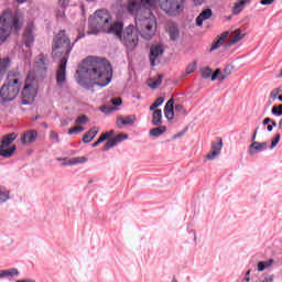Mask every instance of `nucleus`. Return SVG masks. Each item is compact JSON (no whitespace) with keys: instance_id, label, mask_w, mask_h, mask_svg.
Returning <instances> with one entry per match:
<instances>
[{"instance_id":"a878e982","label":"nucleus","mask_w":282,"mask_h":282,"mask_svg":"<svg viewBox=\"0 0 282 282\" xmlns=\"http://www.w3.org/2000/svg\"><path fill=\"white\" fill-rule=\"evenodd\" d=\"M10 202V189L3 185H0V204Z\"/></svg>"},{"instance_id":"052dcab7","label":"nucleus","mask_w":282,"mask_h":282,"mask_svg":"<svg viewBox=\"0 0 282 282\" xmlns=\"http://www.w3.org/2000/svg\"><path fill=\"white\" fill-rule=\"evenodd\" d=\"M250 272H252L251 270H248L247 272H246V276H245V281L246 282H250Z\"/></svg>"},{"instance_id":"473e14b6","label":"nucleus","mask_w":282,"mask_h":282,"mask_svg":"<svg viewBox=\"0 0 282 282\" xmlns=\"http://www.w3.org/2000/svg\"><path fill=\"white\" fill-rule=\"evenodd\" d=\"M141 4L147 9L155 8L158 0H141Z\"/></svg>"},{"instance_id":"c9c22d12","label":"nucleus","mask_w":282,"mask_h":282,"mask_svg":"<svg viewBox=\"0 0 282 282\" xmlns=\"http://www.w3.org/2000/svg\"><path fill=\"white\" fill-rule=\"evenodd\" d=\"M8 67H10V58H3L0 59V70L1 72H6V69H8Z\"/></svg>"},{"instance_id":"37998d69","label":"nucleus","mask_w":282,"mask_h":282,"mask_svg":"<svg viewBox=\"0 0 282 282\" xmlns=\"http://www.w3.org/2000/svg\"><path fill=\"white\" fill-rule=\"evenodd\" d=\"M221 45H224V42L218 39L216 42H214L212 44V47L209 51L215 52V50H219V47H221Z\"/></svg>"},{"instance_id":"412c9836","label":"nucleus","mask_w":282,"mask_h":282,"mask_svg":"<svg viewBox=\"0 0 282 282\" xmlns=\"http://www.w3.org/2000/svg\"><path fill=\"white\" fill-rule=\"evenodd\" d=\"M14 140H17V133L14 132L3 135L0 142V149L2 150L8 149V147H10L12 142H14Z\"/></svg>"},{"instance_id":"423d86ee","label":"nucleus","mask_w":282,"mask_h":282,"mask_svg":"<svg viewBox=\"0 0 282 282\" xmlns=\"http://www.w3.org/2000/svg\"><path fill=\"white\" fill-rule=\"evenodd\" d=\"M88 35H98L100 32L105 34H111L109 30L113 28V23H111V15L106 10H98L95 12L93 18L88 20Z\"/></svg>"},{"instance_id":"72a5a7b5","label":"nucleus","mask_w":282,"mask_h":282,"mask_svg":"<svg viewBox=\"0 0 282 282\" xmlns=\"http://www.w3.org/2000/svg\"><path fill=\"white\" fill-rule=\"evenodd\" d=\"M162 85V75H160L155 80L149 84L150 89H158Z\"/></svg>"},{"instance_id":"79ce46f5","label":"nucleus","mask_w":282,"mask_h":282,"mask_svg":"<svg viewBox=\"0 0 282 282\" xmlns=\"http://www.w3.org/2000/svg\"><path fill=\"white\" fill-rule=\"evenodd\" d=\"M75 122H76V124H86V122H89V118H87V116L83 115V116H79Z\"/></svg>"},{"instance_id":"603ef678","label":"nucleus","mask_w":282,"mask_h":282,"mask_svg":"<svg viewBox=\"0 0 282 282\" xmlns=\"http://www.w3.org/2000/svg\"><path fill=\"white\" fill-rule=\"evenodd\" d=\"M223 73H225V75L230 76L232 74V69L230 66H226L223 70Z\"/></svg>"},{"instance_id":"f03ea898","label":"nucleus","mask_w":282,"mask_h":282,"mask_svg":"<svg viewBox=\"0 0 282 282\" xmlns=\"http://www.w3.org/2000/svg\"><path fill=\"white\" fill-rule=\"evenodd\" d=\"M77 83L84 89L107 87L113 76L111 64L108 61L98 57H88L86 63L77 69Z\"/></svg>"},{"instance_id":"2eb2a0df","label":"nucleus","mask_w":282,"mask_h":282,"mask_svg":"<svg viewBox=\"0 0 282 282\" xmlns=\"http://www.w3.org/2000/svg\"><path fill=\"white\" fill-rule=\"evenodd\" d=\"M252 3V0H237L232 7V15L237 17L238 14H241L243 10H246V6H250Z\"/></svg>"},{"instance_id":"7c9ffc66","label":"nucleus","mask_w":282,"mask_h":282,"mask_svg":"<svg viewBox=\"0 0 282 282\" xmlns=\"http://www.w3.org/2000/svg\"><path fill=\"white\" fill-rule=\"evenodd\" d=\"M17 151V145H11L9 150L0 149V155L2 158H12L14 155V152Z\"/></svg>"},{"instance_id":"c03bdc74","label":"nucleus","mask_w":282,"mask_h":282,"mask_svg":"<svg viewBox=\"0 0 282 282\" xmlns=\"http://www.w3.org/2000/svg\"><path fill=\"white\" fill-rule=\"evenodd\" d=\"M110 105H113L115 107H120V105H122V98L118 97L110 99Z\"/></svg>"},{"instance_id":"09e8293b","label":"nucleus","mask_w":282,"mask_h":282,"mask_svg":"<svg viewBox=\"0 0 282 282\" xmlns=\"http://www.w3.org/2000/svg\"><path fill=\"white\" fill-rule=\"evenodd\" d=\"M153 104H154V107H161V105L164 104V97L156 98V100Z\"/></svg>"},{"instance_id":"a19ab883","label":"nucleus","mask_w":282,"mask_h":282,"mask_svg":"<svg viewBox=\"0 0 282 282\" xmlns=\"http://www.w3.org/2000/svg\"><path fill=\"white\" fill-rule=\"evenodd\" d=\"M279 142H281V134L276 133L274 139L271 141L270 150L274 149Z\"/></svg>"},{"instance_id":"7ed1b4c3","label":"nucleus","mask_w":282,"mask_h":282,"mask_svg":"<svg viewBox=\"0 0 282 282\" xmlns=\"http://www.w3.org/2000/svg\"><path fill=\"white\" fill-rule=\"evenodd\" d=\"M67 31L59 30V32L54 36L53 43V55L64 54L62 62L56 70V85L57 87H64L67 83V61L69 58V54H72V50H74V45L80 41V39H85V34H80L76 37V40L72 44V40L66 34Z\"/></svg>"},{"instance_id":"e2e57ef3","label":"nucleus","mask_w":282,"mask_h":282,"mask_svg":"<svg viewBox=\"0 0 282 282\" xmlns=\"http://www.w3.org/2000/svg\"><path fill=\"white\" fill-rule=\"evenodd\" d=\"M278 129H282V118L280 119V121L278 123Z\"/></svg>"},{"instance_id":"4468645a","label":"nucleus","mask_w":282,"mask_h":282,"mask_svg":"<svg viewBox=\"0 0 282 282\" xmlns=\"http://www.w3.org/2000/svg\"><path fill=\"white\" fill-rule=\"evenodd\" d=\"M263 151H268V142L253 141L248 149L249 155H257L263 153Z\"/></svg>"},{"instance_id":"cd10ccee","label":"nucleus","mask_w":282,"mask_h":282,"mask_svg":"<svg viewBox=\"0 0 282 282\" xmlns=\"http://www.w3.org/2000/svg\"><path fill=\"white\" fill-rule=\"evenodd\" d=\"M164 133H166V126H160L150 130L152 138H160V135H164Z\"/></svg>"},{"instance_id":"dca6fc26","label":"nucleus","mask_w":282,"mask_h":282,"mask_svg":"<svg viewBox=\"0 0 282 282\" xmlns=\"http://www.w3.org/2000/svg\"><path fill=\"white\" fill-rule=\"evenodd\" d=\"M224 147V141L218 139V142L212 144V152L207 154V160H215L218 158L219 153H221V149Z\"/></svg>"},{"instance_id":"3c124183","label":"nucleus","mask_w":282,"mask_h":282,"mask_svg":"<svg viewBox=\"0 0 282 282\" xmlns=\"http://www.w3.org/2000/svg\"><path fill=\"white\" fill-rule=\"evenodd\" d=\"M219 74H221V69L218 68L212 75V80H217V78H219Z\"/></svg>"},{"instance_id":"4be33fe9","label":"nucleus","mask_w":282,"mask_h":282,"mask_svg":"<svg viewBox=\"0 0 282 282\" xmlns=\"http://www.w3.org/2000/svg\"><path fill=\"white\" fill-rule=\"evenodd\" d=\"M85 162H89L87 156H77L69 160V162L62 163V166H76V164H85Z\"/></svg>"},{"instance_id":"9d476101","label":"nucleus","mask_w":282,"mask_h":282,"mask_svg":"<svg viewBox=\"0 0 282 282\" xmlns=\"http://www.w3.org/2000/svg\"><path fill=\"white\" fill-rule=\"evenodd\" d=\"M35 32L36 26L34 25V22H28L23 34V42L25 47H32V45H34Z\"/></svg>"},{"instance_id":"39448f33","label":"nucleus","mask_w":282,"mask_h":282,"mask_svg":"<svg viewBox=\"0 0 282 282\" xmlns=\"http://www.w3.org/2000/svg\"><path fill=\"white\" fill-rule=\"evenodd\" d=\"M23 28V20L18 13L12 11H4L0 15V45L6 43L11 32H19Z\"/></svg>"},{"instance_id":"69168bd1","label":"nucleus","mask_w":282,"mask_h":282,"mask_svg":"<svg viewBox=\"0 0 282 282\" xmlns=\"http://www.w3.org/2000/svg\"><path fill=\"white\" fill-rule=\"evenodd\" d=\"M56 160H57V162H63V161H65L67 159L66 158H64V159L63 158H57Z\"/></svg>"},{"instance_id":"f257e3e1","label":"nucleus","mask_w":282,"mask_h":282,"mask_svg":"<svg viewBox=\"0 0 282 282\" xmlns=\"http://www.w3.org/2000/svg\"><path fill=\"white\" fill-rule=\"evenodd\" d=\"M135 25L129 24L124 28V23L116 21L109 32L116 36L123 47L133 52L140 43V35L144 41H151L155 36V17H135Z\"/></svg>"},{"instance_id":"5701e85b","label":"nucleus","mask_w":282,"mask_h":282,"mask_svg":"<svg viewBox=\"0 0 282 282\" xmlns=\"http://www.w3.org/2000/svg\"><path fill=\"white\" fill-rule=\"evenodd\" d=\"M98 131H100V129L97 127H94L93 129H90L86 134H84L83 142L85 144H89V142H91V140H94V138L98 135Z\"/></svg>"},{"instance_id":"4d7b16f0","label":"nucleus","mask_w":282,"mask_h":282,"mask_svg":"<svg viewBox=\"0 0 282 282\" xmlns=\"http://www.w3.org/2000/svg\"><path fill=\"white\" fill-rule=\"evenodd\" d=\"M257 133H259V128L254 129L253 134L251 137V142H254V140H257Z\"/></svg>"},{"instance_id":"b1692460","label":"nucleus","mask_w":282,"mask_h":282,"mask_svg":"<svg viewBox=\"0 0 282 282\" xmlns=\"http://www.w3.org/2000/svg\"><path fill=\"white\" fill-rule=\"evenodd\" d=\"M14 276H19V269L17 268L0 270V279H12Z\"/></svg>"},{"instance_id":"9b49d317","label":"nucleus","mask_w":282,"mask_h":282,"mask_svg":"<svg viewBox=\"0 0 282 282\" xmlns=\"http://www.w3.org/2000/svg\"><path fill=\"white\" fill-rule=\"evenodd\" d=\"M164 54V46L162 44H155L150 47V63L152 67H155Z\"/></svg>"},{"instance_id":"5fc2aeb1","label":"nucleus","mask_w":282,"mask_h":282,"mask_svg":"<svg viewBox=\"0 0 282 282\" xmlns=\"http://www.w3.org/2000/svg\"><path fill=\"white\" fill-rule=\"evenodd\" d=\"M228 39V32H224L220 36H219V41H221L223 43Z\"/></svg>"},{"instance_id":"bb28decb","label":"nucleus","mask_w":282,"mask_h":282,"mask_svg":"<svg viewBox=\"0 0 282 282\" xmlns=\"http://www.w3.org/2000/svg\"><path fill=\"white\" fill-rule=\"evenodd\" d=\"M152 124L154 127H160L162 124V109H156L152 113Z\"/></svg>"},{"instance_id":"58836bf2","label":"nucleus","mask_w":282,"mask_h":282,"mask_svg":"<svg viewBox=\"0 0 282 282\" xmlns=\"http://www.w3.org/2000/svg\"><path fill=\"white\" fill-rule=\"evenodd\" d=\"M281 94V87L274 88L273 90H271L270 93V98L272 100H276V98H279V95Z\"/></svg>"},{"instance_id":"0eeeda50","label":"nucleus","mask_w":282,"mask_h":282,"mask_svg":"<svg viewBox=\"0 0 282 282\" xmlns=\"http://www.w3.org/2000/svg\"><path fill=\"white\" fill-rule=\"evenodd\" d=\"M47 76V58L45 55L40 54L35 58L33 69L26 75V83H36V80H43Z\"/></svg>"},{"instance_id":"1a4fd4ad","label":"nucleus","mask_w":282,"mask_h":282,"mask_svg":"<svg viewBox=\"0 0 282 282\" xmlns=\"http://www.w3.org/2000/svg\"><path fill=\"white\" fill-rule=\"evenodd\" d=\"M35 83L36 82H28V78H25V85L22 89L21 105H32L36 99L39 88Z\"/></svg>"},{"instance_id":"e433bc0d","label":"nucleus","mask_w":282,"mask_h":282,"mask_svg":"<svg viewBox=\"0 0 282 282\" xmlns=\"http://www.w3.org/2000/svg\"><path fill=\"white\" fill-rule=\"evenodd\" d=\"M50 140H52L53 144H58V142H61L58 133H56L54 130L50 132Z\"/></svg>"},{"instance_id":"774afa93","label":"nucleus","mask_w":282,"mask_h":282,"mask_svg":"<svg viewBox=\"0 0 282 282\" xmlns=\"http://www.w3.org/2000/svg\"><path fill=\"white\" fill-rule=\"evenodd\" d=\"M276 109H279V111H282V105L276 106Z\"/></svg>"},{"instance_id":"49530a36","label":"nucleus","mask_w":282,"mask_h":282,"mask_svg":"<svg viewBox=\"0 0 282 282\" xmlns=\"http://www.w3.org/2000/svg\"><path fill=\"white\" fill-rule=\"evenodd\" d=\"M271 113L272 116H275L276 118H281L282 116V111H280L276 106H273V108L271 109Z\"/></svg>"},{"instance_id":"a211bd4d","label":"nucleus","mask_w":282,"mask_h":282,"mask_svg":"<svg viewBox=\"0 0 282 282\" xmlns=\"http://www.w3.org/2000/svg\"><path fill=\"white\" fill-rule=\"evenodd\" d=\"M133 124H135V116L119 117L117 119V127L119 129H122V127H133Z\"/></svg>"},{"instance_id":"393cba45","label":"nucleus","mask_w":282,"mask_h":282,"mask_svg":"<svg viewBox=\"0 0 282 282\" xmlns=\"http://www.w3.org/2000/svg\"><path fill=\"white\" fill-rule=\"evenodd\" d=\"M243 36L245 34L241 33L240 29L234 31L229 37L228 45H236V43H239Z\"/></svg>"},{"instance_id":"de8ad7c7","label":"nucleus","mask_w":282,"mask_h":282,"mask_svg":"<svg viewBox=\"0 0 282 282\" xmlns=\"http://www.w3.org/2000/svg\"><path fill=\"white\" fill-rule=\"evenodd\" d=\"M100 111H102V113H111V111H116V108H109L107 106H102Z\"/></svg>"},{"instance_id":"6e6d98bb","label":"nucleus","mask_w":282,"mask_h":282,"mask_svg":"<svg viewBox=\"0 0 282 282\" xmlns=\"http://www.w3.org/2000/svg\"><path fill=\"white\" fill-rule=\"evenodd\" d=\"M226 78H228V76H227L225 73H220V74L218 75V80H220V83L224 82V80H226Z\"/></svg>"},{"instance_id":"680f3d73","label":"nucleus","mask_w":282,"mask_h":282,"mask_svg":"<svg viewBox=\"0 0 282 282\" xmlns=\"http://www.w3.org/2000/svg\"><path fill=\"white\" fill-rule=\"evenodd\" d=\"M274 128L271 126V123L270 124H268V127H267V131H269V133L270 132H272V130H273Z\"/></svg>"},{"instance_id":"f704fd0d","label":"nucleus","mask_w":282,"mask_h":282,"mask_svg":"<svg viewBox=\"0 0 282 282\" xmlns=\"http://www.w3.org/2000/svg\"><path fill=\"white\" fill-rule=\"evenodd\" d=\"M200 75H202V78H210V76H213V69H210L209 67H205L203 69H200Z\"/></svg>"},{"instance_id":"6e6552de","label":"nucleus","mask_w":282,"mask_h":282,"mask_svg":"<svg viewBox=\"0 0 282 282\" xmlns=\"http://www.w3.org/2000/svg\"><path fill=\"white\" fill-rule=\"evenodd\" d=\"M185 0H159V6L163 12L170 17H177L181 12H184Z\"/></svg>"},{"instance_id":"aec40b11","label":"nucleus","mask_w":282,"mask_h":282,"mask_svg":"<svg viewBox=\"0 0 282 282\" xmlns=\"http://www.w3.org/2000/svg\"><path fill=\"white\" fill-rule=\"evenodd\" d=\"M213 17V10L212 9H205L203 10L199 15L196 18V25L198 28H202L204 25V21H208Z\"/></svg>"},{"instance_id":"0e129e2a","label":"nucleus","mask_w":282,"mask_h":282,"mask_svg":"<svg viewBox=\"0 0 282 282\" xmlns=\"http://www.w3.org/2000/svg\"><path fill=\"white\" fill-rule=\"evenodd\" d=\"M270 124H271V127L274 128V127H276V121L272 120Z\"/></svg>"},{"instance_id":"2f4dec72","label":"nucleus","mask_w":282,"mask_h":282,"mask_svg":"<svg viewBox=\"0 0 282 282\" xmlns=\"http://www.w3.org/2000/svg\"><path fill=\"white\" fill-rule=\"evenodd\" d=\"M109 135H113V131H110V132H107L106 134L100 135L99 139L95 143H93V149H96L98 144H102V142H105V140H107Z\"/></svg>"},{"instance_id":"ddd939ff","label":"nucleus","mask_w":282,"mask_h":282,"mask_svg":"<svg viewBox=\"0 0 282 282\" xmlns=\"http://www.w3.org/2000/svg\"><path fill=\"white\" fill-rule=\"evenodd\" d=\"M124 140H129L128 134H117L105 143L104 151H109L110 149H113V147H118V144H120V142H124Z\"/></svg>"},{"instance_id":"c85d7f7f","label":"nucleus","mask_w":282,"mask_h":282,"mask_svg":"<svg viewBox=\"0 0 282 282\" xmlns=\"http://www.w3.org/2000/svg\"><path fill=\"white\" fill-rule=\"evenodd\" d=\"M272 263H274V259H269L268 261H259L258 272H263V270H268V268H271Z\"/></svg>"},{"instance_id":"338daca9","label":"nucleus","mask_w":282,"mask_h":282,"mask_svg":"<svg viewBox=\"0 0 282 282\" xmlns=\"http://www.w3.org/2000/svg\"><path fill=\"white\" fill-rule=\"evenodd\" d=\"M17 282H30V280H17Z\"/></svg>"},{"instance_id":"f3484780","label":"nucleus","mask_w":282,"mask_h":282,"mask_svg":"<svg viewBox=\"0 0 282 282\" xmlns=\"http://www.w3.org/2000/svg\"><path fill=\"white\" fill-rule=\"evenodd\" d=\"M175 99H170L164 107V116L166 120H173L175 118Z\"/></svg>"},{"instance_id":"f8f14e48","label":"nucleus","mask_w":282,"mask_h":282,"mask_svg":"<svg viewBox=\"0 0 282 282\" xmlns=\"http://www.w3.org/2000/svg\"><path fill=\"white\" fill-rule=\"evenodd\" d=\"M140 6L141 3L139 2H131L127 7V11L129 12V14H134V22L137 17H153L149 11H144L142 13V10H140Z\"/></svg>"},{"instance_id":"4c0bfd02","label":"nucleus","mask_w":282,"mask_h":282,"mask_svg":"<svg viewBox=\"0 0 282 282\" xmlns=\"http://www.w3.org/2000/svg\"><path fill=\"white\" fill-rule=\"evenodd\" d=\"M83 131H85V128L83 126H77L68 130V135H74V133H80Z\"/></svg>"},{"instance_id":"20e7f679","label":"nucleus","mask_w":282,"mask_h":282,"mask_svg":"<svg viewBox=\"0 0 282 282\" xmlns=\"http://www.w3.org/2000/svg\"><path fill=\"white\" fill-rule=\"evenodd\" d=\"M23 85V75L19 70H10L6 83L0 88V98L2 102H12Z\"/></svg>"},{"instance_id":"bf43d9fd","label":"nucleus","mask_w":282,"mask_h":282,"mask_svg":"<svg viewBox=\"0 0 282 282\" xmlns=\"http://www.w3.org/2000/svg\"><path fill=\"white\" fill-rule=\"evenodd\" d=\"M271 122H272V119L265 118V119L262 121V124L265 127V126L270 124Z\"/></svg>"},{"instance_id":"c756f323","label":"nucleus","mask_w":282,"mask_h":282,"mask_svg":"<svg viewBox=\"0 0 282 282\" xmlns=\"http://www.w3.org/2000/svg\"><path fill=\"white\" fill-rule=\"evenodd\" d=\"M169 35L171 41H177V39H180V29H177V26L175 25L170 26Z\"/></svg>"},{"instance_id":"ea45409f","label":"nucleus","mask_w":282,"mask_h":282,"mask_svg":"<svg viewBox=\"0 0 282 282\" xmlns=\"http://www.w3.org/2000/svg\"><path fill=\"white\" fill-rule=\"evenodd\" d=\"M197 69V62H193L192 64H188L186 67V74H193Z\"/></svg>"},{"instance_id":"13d9d810","label":"nucleus","mask_w":282,"mask_h":282,"mask_svg":"<svg viewBox=\"0 0 282 282\" xmlns=\"http://www.w3.org/2000/svg\"><path fill=\"white\" fill-rule=\"evenodd\" d=\"M184 135V132H178L172 137V140H177V138H182Z\"/></svg>"},{"instance_id":"864d4df0","label":"nucleus","mask_w":282,"mask_h":282,"mask_svg":"<svg viewBox=\"0 0 282 282\" xmlns=\"http://www.w3.org/2000/svg\"><path fill=\"white\" fill-rule=\"evenodd\" d=\"M274 3V0H261L260 4L261 6H272Z\"/></svg>"},{"instance_id":"a18cd8bd","label":"nucleus","mask_w":282,"mask_h":282,"mask_svg":"<svg viewBox=\"0 0 282 282\" xmlns=\"http://www.w3.org/2000/svg\"><path fill=\"white\" fill-rule=\"evenodd\" d=\"M174 109L175 111H177V113H182V115L186 113V109L181 104L175 105Z\"/></svg>"},{"instance_id":"8fccbe9b","label":"nucleus","mask_w":282,"mask_h":282,"mask_svg":"<svg viewBox=\"0 0 282 282\" xmlns=\"http://www.w3.org/2000/svg\"><path fill=\"white\" fill-rule=\"evenodd\" d=\"M69 1L72 0H58V4L61 6V8L65 9L67 8V6H69Z\"/></svg>"},{"instance_id":"6ab92c4d","label":"nucleus","mask_w":282,"mask_h":282,"mask_svg":"<svg viewBox=\"0 0 282 282\" xmlns=\"http://www.w3.org/2000/svg\"><path fill=\"white\" fill-rule=\"evenodd\" d=\"M36 138H39V133L34 130H31L24 133L20 140L22 144H32L33 142H36Z\"/></svg>"}]
</instances>
